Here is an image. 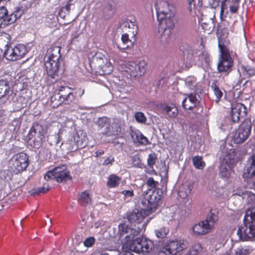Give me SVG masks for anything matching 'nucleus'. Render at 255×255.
I'll use <instances>...</instances> for the list:
<instances>
[{"label": "nucleus", "mask_w": 255, "mask_h": 255, "mask_svg": "<svg viewBox=\"0 0 255 255\" xmlns=\"http://www.w3.org/2000/svg\"><path fill=\"white\" fill-rule=\"evenodd\" d=\"M222 24L218 25V46L221 52L219 62L217 65V69L219 73L228 75L232 71L233 59H232L228 46L230 41L228 38V29L223 27Z\"/></svg>", "instance_id": "f257e3e1"}, {"label": "nucleus", "mask_w": 255, "mask_h": 255, "mask_svg": "<svg viewBox=\"0 0 255 255\" xmlns=\"http://www.w3.org/2000/svg\"><path fill=\"white\" fill-rule=\"evenodd\" d=\"M85 90L79 88L77 92L75 89L69 86H61L58 91L59 99L57 102L56 95H53L51 98V105L52 107H58L62 104L70 105L77 104L78 102V97L81 98L84 94Z\"/></svg>", "instance_id": "f03ea898"}, {"label": "nucleus", "mask_w": 255, "mask_h": 255, "mask_svg": "<svg viewBox=\"0 0 255 255\" xmlns=\"http://www.w3.org/2000/svg\"><path fill=\"white\" fill-rule=\"evenodd\" d=\"M244 223V226L239 227L237 233L240 240L247 241L255 237V209L246 211Z\"/></svg>", "instance_id": "7ed1b4c3"}, {"label": "nucleus", "mask_w": 255, "mask_h": 255, "mask_svg": "<svg viewBox=\"0 0 255 255\" xmlns=\"http://www.w3.org/2000/svg\"><path fill=\"white\" fill-rule=\"evenodd\" d=\"M29 164V156L24 152L14 154L8 161V170L13 174H18L25 171Z\"/></svg>", "instance_id": "20e7f679"}, {"label": "nucleus", "mask_w": 255, "mask_h": 255, "mask_svg": "<svg viewBox=\"0 0 255 255\" xmlns=\"http://www.w3.org/2000/svg\"><path fill=\"white\" fill-rule=\"evenodd\" d=\"M158 21V32L162 38L167 40L175 27L176 19L175 13L168 14L165 16L157 17Z\"/></svg>", "instance_id": "39448f33"}, {"label": "nucleus", "mask_w": 255, "mask_h": 255, "mask_svg": "<svg viewBox=\"0 0 255 255\" xmlns=\"http://www.w3.org/2000/svg\"><path fill=\"white\" fill-rule=\"evenodd\" d=\"M123 247L128 248L130 251L136 253L145 254L151 251L153 245L150 240L143 239L142 237H138L134 240L126 242Z\"/></svg>", "instance_id": "423d86ee"}, {"label": "nucleus", "mask_w": 255, "mask_h": 255, "mask_svg": "<svg viewBox=\"0 0 255 255\" xmlns=\"http://www.w3.org/2000/svg\"><path fill=\"white\" fill-rule=\"evenodd\" d=\"M44 177L46 180L54 179L58 183L66 182L68 180H72L70 172L65 164L55 167L51 170L47 171Z\"/></svg>", "instance_id": "0eeeda50"}, {"label": "nucleus", "mask_w": 255, "mask_h": 255, "mask_svg": "<svg viewBox=\"0 0 255 255\" xmlns=\"http://www.w3.org/2000/svg\"><path fill=\"white\" fill-rule=\"evenodd\" d=\"M186 248V242L185 240H170L164 244L158 255H176Z\"/></svg>", "instance_id": "6e6552de"}, {"label": "nucleus", "mask_w": 255, "mask_h": 255, "mask_svg": "<svg viewBox=\"0 0 255 255\" xmlns=\"http://www.w3.org/2000/svg\"><path fill=\"white\" fill-rule=\"evenodd\" d=\"M149 218L146 219V222H143L142 226H134L132 227H128L125 223H121L119 226V232L121 235L127 234L125 237L126 242H129L132 240L134 237L137 236L142 230H145L146 227L148 223L149 222Z\"/></svg>", "instance_id": "1a4fd4ad"}, {"label": "nucleus", "mask_w": 255, "mask_h": 255, "mask_svg": "<svg viewBox=\"0 0 255 255\" xmlns=\"http://www.w3.org/2000/svg\"><path fill=\"white\" fill-rule=\"evenodd\" d=\"M252 122L249 118H246L240 125L235 134L233 140L236 144H240L244 142L251 133Z\"/></svg>", "instance_id": "9d476101"}, {"label": "nucleus", "mask_w": 255, "mask_h": 255, "mask_svg": "<svg viewBox=\"0 0 255 255\" xmlns=\"http://www.w3.org/2000/svg\"><path fill=\"white\" fill-rule=\"evenodd\" d=\"M150 211L146 209H134L131 212L128 213L127 219L131 226H142L144 219L150 214Z\"/></svg>", "instance_id": "9b49d317"}, {"label": "nucleus", "mask_w": 255, "mask_h": 255, "mask_svg": "<svg viewBox=\"0 0 255 255\" xmlns=\"http://www.w3.org/2000/svg\"><path fill=\"white\" fill-rule=\"evenodd\" d=\"M28 52L25 45L19 44L13 48L8 47L4 52L7 59L11 61H16L23 58Z\"/></svg>", "instance_id": "f8f14e48"}, {"label": "nucleus", "mask_w": 255, "mask_h": 255, "mask_svg": "<svg viewBox=\"0 0 255 255\" xmlns=\"http://www.w3.org/2000/svg\"><path fill=\"white\" fill-rule=\"evenodd\" d=\"M182 107L185 110H193L194 113L200 114L203 112V107L200 105V101L197 99L196 94H190L187 95L182 102Z\"/></svg>", "instance_id": "ddd939ff"}, {"label": "nucleus", "mask_w": 255, "mask_h": 255, "mask_svg": "<svg viewBox=\"0 0 255 255\" xmlns=\"http://www.w3.org/2000/svg\"><path fill=\"white\" fill-rule=\"evenodd\" d=\"M45 131L43 126L38 123H35L30 128L28 137L34 142V146L39 147L45 138Z\"/></svg>", "instance_id": "4468645a"}, {"label": "nucleus", "mask_w": 255, "mask_h": 255, "mask_svg": "<svg viewBox=\"0 0 255 255\" xmlns=\"http://www.w3.org/2000/svg\"><path fill=\"white\" fill-rule=\"evenodd\" d=\"M46 73L49 78L53 79L54 83L59 78V72L60 66V62H51L46 61L45 62Z\"/></svg>", "instance_id": "2eb2a0df"}, {"label": "nucleus", "mask_w": 255, "mask_h": 255, "mask_svg": "<svg viewBox=\"0 0 255 255\" xmlns=\"http://www.w3.org/2000/svg\"><path fill=\"white\" fill-rule=\"evenodd\" d=\"M156 16H165L168 14L175 13L173 11V6L165 0H160L155 3Z\"/></svg>", "instance_id": "dca6fc26"}, {"label": "nucleus", "mask_w": 255, "mask_h": 255, "mask_svg": "<svg viewBox=\"0 0 255 255\" xmlns=\"http://www.w3.org/2000/svg\"><path fill=\"white\" fill-rule=\"evenodd\" d=\"M0 19L2 20L0 25H3V27L7 26L14 22L17 19L16 15L13 13L10 14H8V11L5 7H0ZM2 27V26H1Z\"/></svg>", "instance_id": "f3484780"}, {"label": "nucleus", "mask_w": 255, "mask_h": 255, "mask_svg": "<svg viewBox=\"0 0 255 255\" xmlns=\"http://www.w3.org/2000/svg\"><path fill=\"white\" fill-rule=\"evenodd\" d=\"M130 136L133 142L137 145H147L150 144L148 139L139 130H131Z\"/></svg>", "instance_id": "a211bd4d"}, {"label": "nucleus", "mask_w": 255, "mask_h": 255, "mask_svg": "<svg viewBox=\"0 0 255 255\" xmlns=\"http://www.w3.org/2000/svg\"><path fill=\"white\" fill-rule=\"evenodd\" d=\"M108 60L104 54L97 52L91 58H89V63L91 67L97 68Z\"/></svg>", "instance_id": "6ab92c4d"}, {"label": "nucleus", "mask_w": 255, "mask_h": 255, "mask_svg": "<svg viewBox=\"0 0 255 255\" xmlns=\"http://www.w3.org/2000/svg\"><path fill=\"white\" fill-rule=\"evenodd\" d=\"M60 46H52L48 50V59L46 61L51 62H60L62 61V54Z\"/></svg>", "instance_id": "aec40b11"}, {"label": "nucleus", "mask_w": 255, "mask_h": 255, "mask_svg": "<svg viewBox=\"0 0 255 255\" xmlns=\"http://www.w3.org/2000/svg\"><path fill=\"white\" fill-rule=\"evenodd\" d=\"M122 132V127L119 122H114L110 126L107 127L102 133L107 136L118 135Z\"/></svg>", "instance_id": "412c9836"}, {"label": "nucleus", "mask_w": 255, "mask_h": 255, "mask_svg": "<svg viewBox=\"0 0 255 255\" xmlns=\"http://www.w3.org/2000/svg\"><path fill=\"white\" fill-rule=\"evenodd\" d=\"M192 230L194 234L197 236L205 235L212 231L204 221L195 224L192 227Z\"/></svg>", "instance_id": "4be33fe9"}, {"label": "nucleus", "mask_w": 255, "mask_h": 255, "mask_svg": "<svg viewBox=\"0 0 255 255\" xmlns=\"http://www.w3.org/2000/svg\"><path fill=\"white\" fill-rule=\"evenodd\" d=\"M219 220L218 212L215 210L212 209L208 213L205 220H204V222L212 230L215 224H216Z\"/></svg>", "instance_id": "5701e85b"}, {"label": "nucleus", "mask_w": 255, "mask_h": 255, "mask_svg": "<svg viewBox=\"0 0 255 255\" xmlns=\"http://www.w3.org/2000/svg\"><path fill=\"white\" fill-rule=\"evenodd\" d=\"M195 182L190 181L188 184L180 187L179 191V195L183 199L186 198L190 195L195 187Z\"/></svg>", "instance_id": "b1692460"}, {"label": "nucleus", "mask_w": 255, "mask_h": 255, "mask_svg": "<svg viewBox=\"0 0 255 255\" xmlns=\"http://www.w3.org/2000/svg\"><path fill=\"white\" fill-rule=\"evenodd\" d=\"M124 25L126 28H128V33L130 34L132 38L134 40H136V36L138 32V27L135 21H132L130 20H127L124 23Z\"/></svg>", "instance_id": "393cba45"}, {"label": "nucleus", "mask_w": 255, "mask_h": 255, "mask_svg": "<svg viewBox=\"0 0 255 255\" xmlns=\"http://www.w3.org/2000/svg\"><path fill=\"white\" fill-rule=\"evenodd\" d=\"M129 35L130 34L129 33H127L124 34L122 36V44H119L118 45V47L121 49H126L129 48L130 47L132 46L133 45L134 42L135 40H134V39H130L129 38Z\"/></svg>", "instance_id": "a878e982"}, {"label": "nucleus", "mask_w": 255, "mask_h": 255, "mask_svg": "<svg viewBox=\"0 0 255 255\" xmlns=\"http://www.w3.org/2000/svg\"><path fill=\"white\" fill-rule=\"evenodd\" d=\"M78 203L83 206H86L92 203V198L88 191H84L79 194L78 198Z\"/></svg>", "instance_id": "bb28decb"}, {"label": "nucleus", "mask_w": 255, "mask_h": 255, "mask_svg": "<svg viewBox=\"0 0 255 255\" xmlns=\"http://www.w3.org/2000/svg\"><path fill=\"white\" fill-rule=\"evenodd\" d=\"M10 92V86L8 81L0 80V99L7 96Z\"/></svg>", "instance_id": "cd10ccee"}, {"label": "nucleus", "mask_w": 255, "mask_h": 255, "mask_svg": "<svg viewBox=\"0 0 255 255\" xmlns=\"http://www.w3.org/2000/svg\"><path fill=\"white\" fill-rule=\"evenodd\" d=\"M121 179V177L116 174H111L108 178L107 186L111 188H116L120 185Z\"/></svg>", "instance_id": "c85d7f7f"}, {"label": "nucleus", "mask_w": 255, "mask_h": 255, "mask_svg": "<svg viewBox=\"0 0 255 255\" xmlns=\"http://www.w3.org/2000/svg\"><path fill=\"white\" fill-rule=\"evenodd\" d=\"M242 72L246 78H251L255 76V69L254 67L247 65L241 66Z\"/></svg>", "instance_id": "c756f323"}, {"label": "nucleus", "mask_w": 255, "mask_h": 255, "mask_svg": "<svg viewBox=\"0 0 255 255\" xmlns=\"http://www.w3.org/2000/svg\"><path fill=\"white\" fill-rule=\"evenodd\" d=\"M97 69H99V72L100 75H109L113 71L112 65L109 60L105 61L104 64H102L101 66L99 67Z\"/></svg>", "instance_id": "7c9ffc66"}, {"label": "nucleus", "mask_w": 255, "mask_h": 255, "mask_svg": "<svg viewBox=\"0 0 255 255\" xmlns=\"http://www.w3.org/2000/svg\"><path fill=\"white\" fill-rule=\"evenodd\" d=\"M135 77H140L145 73L147 64L145 61L141 60L136 63Z\"/></svg>", "instance_id": "2f4dec72"}, {"label": "nucleus", "mask_w": 255, "mask_h": 255, "mask_svg": "<svg viewBox=\"0 0 255 255\" xmlns=\"http://www.w3.org/2000/svg\"><path fill=\"white\" fill-rule=\"evenodd\" d=\"M163 110L171 118L176 117L178 113L177 108L173 104L171 106H165Z\"/></svg>", "instance_id": "473e14b6"}, {"label": "nucleus", "mask_w": 255, "mask_h": 255, "mask_svg": "<svg viewBox=\"0 0 255 255\" xmlns=\"http://www.w3.org/2000/svg\"><path fill=\"white\" fill-rule=\"evenodd\" d=\"M136 62H129L125 65V71L129 75L130 77H135V73L136 74Z\"/></svg>", "instance_id": "72a5a7b5"}, {"label": "nucleus", "mask_w": 255, "mask_h": 255, "mask_svg": "<svg viewBox=\"0 0 255 255\" xmlns=\"http://www.w3.org/2000/svg\"><path fill=\"white\" fill-rule=\"evenodd\" d=\"M192 162L193 166L197 169L202 170L206 165V163L203 160L202 157L199 155L192 157Z\"/></svg>", "instance_id": "f704fd0d"}, {"label": "nucleus", "mask_w": 255, "mask_h": 255, "mask_svg": "<svg viewBox=\"0 0 255 255\" xmlns=\"http://www.w3.org/2000/svg\"><path fill=\"white\" fill-rule=\"evenodd\" d=\"M211 89L214 92V94L216 97V102L218 103L222 98L223 93L220 89L218 85V81H214L211 85Z\"/></svg>", "instance_id": "c9c22d12"}, {"label": "nucleus", "mask_w": 255, "mask_h": 255, "mask_svg": "<svg viewBox=\"0 0 255 255\" xmlns=\"http://www.w3.org/2000/svg\"><path fill=\"white\" fill-rule=\"evenodd\" d=\"M50 188L48 186L47 188L44 187H40L38 188H34L29 191V193L31 196L40 195V194H45L49 190Z\"/></svg>", "instance_id": "e433bc0d"}, {"label": "nucleus", "mask_w": 255, "mask_h": 255, "mask_svg": "<svg viewBox=\"0 0 255 255\" xmlns=\"http://www.w3.org/2000/svg\"><path fill=\"white\" fill-rule=\"evenodd\" d=\"M233 106L235 109L239 108V110H237V113L239 115L241 118H243L246 116L247 112L246 106L241 103H236L233 105Z\"/></svg>", "instance_id": "4c0bfd02"}, {"label": "nucleus", "mask_w": 255, "mask_h": 255, "mask_svg": "<svg viewBox=\"0 0 255 255\" xmlns=\"http://www.w3.org/2000/svg\"><path fill=\"white\" fill-rule=\"evenodd\" d=\"M250 166L247 169L248 173L251 175H255V153H253L249 159Z\"/></svg>", "instance_id": "58836bf2"}, {"label": "nucleus", "mask_w": 255, "mask_h": 255, "mask_svg": "<svg viewBox=\"0 0 255 255\" xmlns=\"http://www.w3.org/2000/svg\"><path fill=\"white\" fill-rule=\"evenodd\" d=\"M160 200V196H156L155 195V193L154 191L152 192V194L150 195L147 197V200L148 201V203L149 205L154 206L156 205L159 200Z\"/></svg>", "instance_id": "ea45409f"}, {"label": "nucleus", "mask_w": 255, "mask_h": 255, "mask_svg": "<svg viewBox=\"0 0 255 255\" xmlns=\"http://www.w3.org/2000/svg\"><path fill=\"white\" fill-rule=\"evenodd\" d=\"M156 236L158 238H165L169 233V230L165 227H162L154 231Z\"/></svg>", "instance_id": "a19ab883"}, {"label": "nucleus", "mask_w": 255, "mask_h": 255, "mask_svg": "<svg viewBox=\"0 0 255 255\" xmlns=\"http://www.w3.org/2000/svg\"><path fill=\"white\" fill-rule=\"evenodd\" d=\"M135 121L140 124H145L146 122V117L144 113L141 112H135L134 115Z\"/></svg>", "instance_id": "79ce46f5"}, {"label": "nucleus", "mask_w": 255, "mask_h": 255, "mask_svg": "<svg viewBox=\"0 0 255 255\" xmlns=\"http://www.w3.org/2000/svg\"><path fill=\"white\" fill-rule=\"evenodd\" d=\"M97 124L99 127L101 128L106 127V129L107 127L110 126V119L107 117L100 118L98 121Z\"/></svg>", "instance_id": "37998d69"}, {"label": "nucleus", "mask_w": 255, "mask_h": 255, "mask_svg": "<svg viewBox=\"0 0 255 255\" xmlns=\"http://www.w3.org/2000/svg\"><path fill=\"white\" fill-rule=\"evenodd\" d=\"M157 159V155L155 152L150 153L147 159V165L150 168H153Z\"/></svg>", "instance_id": "c03bdc74"}, {"label": "nucleus", "mask_w": 255, "mask_h": 255, "mask_svg": "<svg viewBox=\"0 0 255 255\" xmlns=\"http://www.w3.org/2000/svg\"><path fill=\"white\" fill-rule=\"evenodd\" d=\"M230 171L226 167V165L222 164L220 167V175L221 177L228 179L230 177Z\"/></svg>", "instance_id": "a18cd8bd"}, {"label": "nucleus", "mask_w": 255, "mask_h": 255, "mask_svg": "<svg viewBox=\"0 0 255 255\" xmlns=\"http://www.w3.org/2000/svg\"><path fill=\"white\" fill-rule=\"evenodd\" d=\"M233 1V0H223L221 2V10H220V17L222 19L224 16V13L225 10L227 9L228 7H229V5L231 2Z\"/></svg>", "instance_id": "49530a36"}, {"label": "nucleus", "mask_w": 255, "mask_h": 255, "mask_svg": "<svg viewBox=\"0 0 255 255\" xmlns=\"http://www.w3.org/2000/svg\"><path fill=\"white\" fill-rule=\"evenodd\" d=\"M196 78L193 76H188L185 79V84L190 89H193L195 87Z\"/></svg>", "instance_id": "de8ad7c7"}, {"label": "nucleus", "mask_w": 255, "mask_h": 255, "mask_svg": "<svg viewBox=\"0 0 255 255\" xmlns=\"http://www.w3.org/2000/svg\"><path fill=\"white\" fill-rule=\"evenodd\" d=\"M240 109H235L234 107L232 106L231 108V118L232 121L234 123H238L240 121L241 117L237 113V110H239Z\"/></svg>", "instance_id": "09e8293b"}, {"label": "nucleus", "mask_w": 255, "mask_h": 255, "mask_svg": "<svg viewBox=\"0 0 255 255\" xmlns=\"http://www.w3.org/2000/svg\"><path fill=\"white\" fill-rule=\"evenodd\" d=\"M202 250V247L199 244H196L191 249L190 252L191 255H197Z\"/></svg>", "instance_id": "8fccbe9b"}, {"label": "nucleus", "mask_w": 255, "mask_h": 255, "mask_svg": "<svg viewBox=\"0 0 255 255\" xmlns=\"http://www.w3.org/2000/svg\"><path fill=\"white\" fill-rule=\"evenodd\" d=\"M147 186L151 189H155L158 185V182L154 180L153 177H149L146 182Z\"/></svg>", "instance_id": "3c124183"}, {"label": "nucleus", "mask_w": 255, "mask_h": 255, "mask_svg": "<svg viewBox=\"0 0 255 255\" xmlns=\"http://www.w3.org/2000/svg\"><path fill=\"white\" fill-rule=\"evenodd\" d=\"M95 238L93 237H90L85 240L84 242V245L86 247H91L95 244Z\"/></svg>", "instance_id": "603ef678"}, {"label": "nucleus", "mask_w": 255, "mask_h": 255, "mask_svg": "<svg viewBox=\"0 0 255 255\" xmlns=\"http://www.w3.org/2000/svg\"><path fill=\"white\" fill-rule=\"evenodd\" d=\"M114 161V157L112 156H110L105 159L102 164L104 166L112 165Z\"/></svg>", "instance_id": "864d4df0"}, {"label": "nucleus", "mask_w": 255, "mask_h": 255, "mask_svg": "<svg viewBox=\"0 0 255 255\" xmlns=\"http://www.w3.org/2000/svg\"><path fill=\"white\" fill-rule=\"evenodd\" d=\"M197 53L196 50H189L187 51V58L189 60L192 61L194 60L195 54Z\"/></svg>", "instance_id": "5fc2aeb1"}, {"label": "nucleus", "mask_w": 255, "mask_h": 255, "mask_svg": "<svg viewBox=\"0 0 255 255\" xmlns=\"http://www.w3.org/2000/svg\"><path fill=\"white\" fill-rule=\"evenodd\" d=\"M122 194L124 195L125 198L128 197H132L134 196V192L133 190H124L122 192Z\"/></svg>", "instance_id": "6e6d98bb"}, {"label": "nucleus", "mask_w": 255, "mask_h": 255, "mask_svg": "<svg viewBox=\"0 0 255 255\" xmlns=\"http://www.w3.org/2000/svg\"><path fill=\"white\" fill-rule=\"evenodd\" d=\"M249 254V250L244 248L238 249L236 252V255H248Z\"/></svg>", "instance_id": "4d7b16f0"}, {"label": "nucleus", "mask_w": 255, "mask_h": 255, "mask_svg": "<svg viewBox=\"0 0 255 255\" xmlns=\"http://www.w3.org/2000/svg\"><path fill=\"white\" fill-rule=\"evenodd\" d=\"M239 7L238 4H231L230 3L229 5L230 10L232 13H236L238 11Z\"/></svg>", "instance_id": "13d9d810"}, {"label": "nucleus", "mask_w": 255, "mask_h": 255, "mask_svg": "<svg viewBox=\"0 0 255 255\" xmlns=\"http://www.w3.org/2000/svg\"><path fill=\"white\" fill-rule=\"evenodd\" d=\"M201 25L202 29L205 31H207L208 33H209L211 31V26L205 22H202Z\"/></svg>", "instance_id": "bf43d9fd"}, {"label": "nucleus", "mask_w": 255, "mask_h": 255, "mask_svg": "<svg viewBox=\"0 0 255 255\" xmlns=\"http://www.w3.org/2000/svg\"><path fill=\"white\" fill-rule=\"evenodd\" d=\"M104 154V151L103 150H98L95 152L96 157H99Z\"/></svg>", "instance_id": "052dcab7"}, {"label": "nucleus", "mask_w": 255, "mask_h": 255, "mask_svg": "<svg viewBox=\"0 0 255 255\" xmlns=\"http://www.w3.org/2000/svg\"><path fill=\"white\" fill-rule=\"evenodd\" d=\"M76 146H77V147H76V149H77L78 148H81L83 147L82 144H80L79 143V141H76Z\"/></svg>", "instance_id": "680f3d73"}, {"label": "nucleus", "mask_w": 255, "mask_h": 255, "mask_svg": "<svg viewBox=\"0 0 255 255\" xmlns=\"http://www.w3.org/2000/svg\"><path fill=\"white\" fill-rule=\"evenodd\" d=\"M120 255H133L131 252H126V253H121Z\"/></svg>", "instance_id": "e2e57ef3"}, {"label": "nucleus", "mask_w": 255, "mask_h": 255, "mask_svg": "<svg viewBox=\"0 0 255 255\" xmlns=\"http://www.w3.org/2000/svg\"><path fill=\"white\" fill-rule=\"evenodd\" d=\"M70 5H71V4H67L65 6L66 9H67L68 10H69L70 9Z\"/></svg>", "instance_id": "0e129e2a"}, {"label": "nucleus", "mask_w": 255, "mask_h": 255, "mask_svg": "<svg viewBox=\"0 0 255 255\" xmlns=\"http://www.w3.org/2000/svg\"><path fill=\"white\" fill-rule=\"evenodd\" d=\"M78 37V36H74L73 37L72 39H71V43H73V41H74L75 39Z\"/></svg>", "instance_id": "69168bd1"}, {"label": "nucleus", "mask_w": 255, "mask_h": 255, "mask_svg": "<svg viewBox=\"0 0 255 255\" xmlns=\"http://www.w3.org/2000/svg\"><path fill=\"white\" fill-rule=\"evenodd\" d=\"M209 58L208 56H206L205 58V60L206 62H207L208 61V60H209Z\"/></svg>", "instance_id": "338daca9"}, {"label": "nucleus", "mask_w": 255, "mask_h": 255, "mask_svg": "<svg viewBox=\"0 0 255 255\" xmlns=\"http://www.w3.org/2000/svg\"><path fill=\"white\" fill-rule=\"evenodd\" d=\"M100 255H109V254L107 253H101L100 254Z\"/></svg>", "instance_id": "774afa93"}]
</instances>
